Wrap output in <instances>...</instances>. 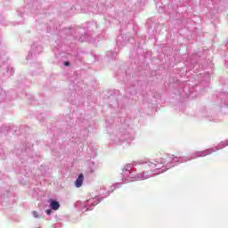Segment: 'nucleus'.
Returning <instances> with one entry per match:
<instances>
[{
	"label": "nucleus",
	"mask_w": 228,
	"mask_h": 228,
	"mask_svg": "<svg viewBox=\"0 0 228 228\" xmlns=\"http://www.w3.org/2000/svg\"><path fill=\"white\" fill-rule=\"evenodd\" d=\"M83 181H85V175L82 173L78 175V178L75 182L76 187L81 188V186H83Z\"/></svg>",
	"instance_id": "f257e3e1"
},
{
	"label": "nucleus",
	"mask_w": 228,
	"mask_h": 228,
	"mask_svg": "<svg viewBox=\"0 0 228 228\" xmlns=\"http://www.w3.org/2000/svg\"><path fill=\"white\" fill-rule=\"evenodd\" d=\"M50 208L54 211H58V209H60V202L54 200H50Z\"/></svg>",
	"instance_id": "f03ea898"
},
{
	"label": "nucleus",
	"mask_w": 228,
	"mask_h": 228,
	"mask_svg": "<svg viewBox=\"0 0 228 228\" xmlns=\"http://www.w3.org/2000/svg\"><path fill=\"white\" fill-rule=\"evenodd\" d=\"M32 215H33L34 218H40V216H38V212H37V211H33Z\"/></svg>",
	"instance_id": "7ed1b4c3"
},
{
	"label": "nucleus",
	"mask_w": 228,
	"mask_h": 228,
	"mask_svg": "<svg viewBox=\"0 0 228 228\" xmlns=\"http://www.w3.org/2000/svg\"><path fill=\"white\" fill-rule=\"evenodd\" d=\"M45 213H46V215H51V213H53V210L47 209V210L45 211Z\"/></svg>",
	"instance_id": "20e7f679"
},
{
	"label": "nucleus",
	"mask_w": 228,
	"mask_h": 228,
	"mask_svg": "<svg viewBox=\"0 0 228 228\" xmlns=\"http://www.w3.org/2000/svg\"><path fill=\"white\" fill-rule=\"evenodd\" d=\"M64 65H65L66 67H69V66H70V62L66 61V62H64Z\"/></svg>",
	"instance_id": "39448f33"
},
{
	"label": "nucleus",
	"mask_w": 228,
	"mask_h": 228,
	"mask_svg": "<svg viewBox=\"0 0 228 228\" xmlns=\"http://www.w3.org/2000/svg\"><path fill=\"white\" fill-rule=\"evenodd\" d=\"M151 167L154 168V167H156V165H154V164H151Z\"/></svg>",
	"instance_id": "423d86ee"
}]
</instances>
